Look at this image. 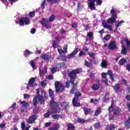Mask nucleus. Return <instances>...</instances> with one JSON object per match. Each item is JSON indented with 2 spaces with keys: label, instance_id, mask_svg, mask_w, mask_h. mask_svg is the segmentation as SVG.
I'll use <instances>...</instances> for the list:
<instances>
[{
  "label": "nucleus",
  "instance_id": "1",
  "mask_svg": "<svg viewBox=\"0 0 130 130\" xmlns=\"http://www.w3.org/2000/svg\"><path fill=\"white\" fill-rule=\"evenodd\" d=\"M82 72H83V71L82 70V68H77L71 71L68 74V76L69 77L70 80L67 81L65 85V87L66 88H70V86H71V83L73 85L70 90V94H74L75 95V96L72 100V104L73 106H74V107H81V103L77 102L79 100V97H82V93L78 91L77 87L79 82L78 81H76L75 83V81H76V79H77V75L78 74H81Z\"/></svg>",
  "mask_w": 130,
  "mask_h": 130
},
{
  "label": "nucleus",
  "instance_id": "2",
  "mask_svg": "<svg viewBox=\"0 0 130 130\" xmlns=\"http://www.w3.org/2000/svg\"><path fill=\"white\" fill-rule=\"evenodd\" d=\"M114 107V100L112 99L111 100V106L109 107L108 110L109 111V114H111L112 111L113 112V115L115 116H119L121 112H122V109L119 107H117L115 109H113Z\"/></svg>",
  "mask_w": 130,
  "mask_h": 130
},
{
  "label": "nucleus",
  "instance_id": "3",
  "mask_svg": "<svg viewBox=\"0 0 130 130\" xmlns=\"http://www.w3.org/2000/svg\"><path fill=\"white\" fill-rule=\"evenodd\" d=\"M50 106H51V113H59V112H60L61 109L60 108L58 107L59 105L54 101V99H52V100L50 101Z\"/></svg>",
  "mask_w": 130,
  "mask_h": 130
},
{
  "label": "nucleus",
  "instance_id": "4",
  "mask_svg": "<svg viewBox=\"0 0 130 130\" xmlns=\"http://www.w3.org/2000/svg\"><path fill=\"white\" fill-rule=\"evenodd\" d=\"M46 95V92L45 90H42L41 95H40V89H37V97L38 98L39 101H40L41 104L44 103V100H43L44 96L45 97Z\"/></svg>",
  "mask_w": 130,
  "mask_h": 130
},
{
  "label": "nucleus",
  "instance_id": "5",
  "mask_svg": "<svg viewBox=\"0 0 130 130\" xmlns=\"http://www.w3.org/2000/svg\"><path fill=\"white\" fill-rule=\"evenodd\" d=\"M88 1L89 2L88 6L90 10H94L95 2L98 6H101V5L102 4V0H88Z\"/></svg>",
  "mask_w": 130,
  "mask_h": 130
},
{
  "label": "nucleus",
  "instance_id": "6",
  "mask_svg": "<svg viewBox=\"0 0 130 130\" xmlns=\"http://www.w3.org/2000/svg\"><path fill=\"white\" fill-rule=\"evenodd\" d=\"M55 88L56 89L55 91L57 93H58L59 91L61 93H62L64 91V87L62 84H60V83L59 81H56L54 83Z\"/></svg>",
  "mask_w": 130,
  "mask_h": 130
},
{
  "label": "nucleus",
  "instance_id": "7",
  "mask_svg": "<svg viewBox=\"0 0 130 130\" xmlns=\"http://www.w3.org/2000/svg\"><path fill=\"white\" fill-rule=\"evenodd\" d=\"M30 23V19L29 18L21 17L19 20V25L20 26H24V25H28Z\"/></svg>",
  "mask_w": 130,
  "mask_h": 130
},
{
  "label": "nucleus",
  "instance_id": "8",
  "mask_svg": "<svg viewBox=\"0 0 130 130\" xmlns=\"http://www.w3.org/2000/svg\"><path fill=\"white\" fill-rule=\"evenodd\" d=\"M37 118H38V116L37 115H32L29 117L27 122L30 124H32V123H35V121Z\"/></svg>",
  "mask_w": 130,
  "mask_h": 130
},
{
  "label": "nucleus",
  "instance_id": "9",
  "mask_svg": "<svg viewBox=\"0 0 130 130\" xmlns=\"http://www.w3.org/2000/svg\"><path fill=\"white\" fill-rule=\"evenodd\" d=\"M116 19H117V15L116 14H113L111 18L107 19V22L108 24H113V23L115 22Z\"/></svg>",
  "mask_w": 130,
  "mask_h": 130
},
{
  "label": "nucleus",
  "instance_id": "10",
  "mask_svg": "<svg viewBox=\"0 0 130 130\" xmlns=\"http://www.w3.org/2000/svg\"><path fill=\"white\" fill-rule=\"evenodd\" d=\"M79 48L75 49L74 51H73L71 53L68 55V58L70 59L71 58H73V57H75V55H76V54H77L78 52H79Z\"/></svg>",
  "mask_w": 130,
  "mask_h": 130
},
{
  "label": "nucleus",
  "instance_id": "11",
  "mask_svg": "<svg viewBox=\"0 0 130 130\" xmlns=\"http://www.w3.org/2000/svg\"><path fill=\"white\" fill-rule=\"evenodd\" d=\"M82 109L84 112L85 115H88L89 113H92L93 111H92V109L91 108H87L86 107H84L82 108Z\"/></svg>",
  "mask_w": 130,
  "mask_h": 130
},
{
  "label": "nucleus",
  "instance_id": "12",
  "mask_svg": "<svg viewBox=\"0 0 130 130\" xmlns=\"http://www.w3.org/2000/svg\"><path fill=\"white\" fill-rule=\"evenodd\" d=\"M102 25L104 28L105 29H108L110 31H112V26H111L110 25H107L106 24V20H104L102 22Z\"/></svg>",
  "mask_w": 130,
  "mask_h": 130
},
{
  "label": "nucleus",
  "instance_id": "13",
  "mask_svg": "<svg viewBox=\"0 0 130 130\" xmlns=\"http://www.w3.org/2000/svg\"><path fill=\"white\" fill-rule=\"evenodd\" d=\"M35 81H36V79L34 77L31 78L27 84L28 87H34V83H35Z\"/></svg>",
  "mask_w": 130,
  "mask_h": 130
},
{
  "label": "nucleus",
  "instance_id": "14",
  "mask_svg": "<svg viewBox=\"0 0 130 130\" xmlns=\"http://www.w3.org/2000/svg\"><path fill=\"white\" fill-rule=\"evenodd\" d=\"M102 112V108L101 107H98L94 112V116H99Z\"/></svg>",
  "mask_w": 130,
  "mask_h": 130
},
{
  "label": "nucleus",
  "instance_id": "15",
  "mask_svg": "<svg viewBox=\"0 0 130 130\" xmlns=\"http://www.w3.org/2000/svg\"><path fill=\"white\" fill-rule=\"evenodd\" d=\"M116 128V127L115 124H110L107 125L106 130H114Z\"/></svg>",
  "mask_w": 130,
  "mask_h": 130
},
{
  "label": "nucleus",
  "instance_id": "16",
  "mask_svg": "<svg viewBox=\"0 0 130 130\" xmlns=\"http://www.w3.org/2000/svg\"><path fill=\"white\" fill-rule=\"evenodd\" d=\"M67 129L68 130H76V127L75 125L72 123H69L67 125Z\"/></svg>",
  "mask_w": 130,
  "mask_h": 130
},
{
  "label": "nucleus",
  "instance_id": "17",
  "mask_svg": "<svg viewBox=\"0 0 130 130\" xmlns=\"http://www.w3.org/2000/svg\"><path fill=\"white\" fill-rule=\"evenodd\" d=\"M41 57L42 58V59H44V60H49V58H50V56H49V55H48L47 54H42L41 55Z\"/></svg>",
  "mask_w": 130,
  "mask_h": 130
},
{
  "label": "nucleus",
  "instance_id": "18",
  "mask_svg": "<svg viewBox=\"0 0 130 130\" xmlns=\"http://www.w3.org/2000/svg\"><path fill=\"white\" fill-rule=\"evenodd\" d=\"M109 47L110 49H115V48H116V45H115V42L114 41L111 42L109 45Z\"/></svg>",
  "mask_w": 130,
  "mask_h": 130
},
{
  "label": "nucleus",
  "instance_id": "19",
  "mask_svg": "<svg viewBox=\"0 0 130 130\" xmlns=\"http://www.w3.org/2000/svg\"><path fill=\"white\" fill-rule=\"evenodd\" d=\"M126 62V59L122 58L119 61V66H124Z\"/></svg>",
  "mask_w": 130,
  "mask_h": 130
},
{
  "label": "nucleus",
  "instance_id": "20",
  "mask_svg": "<svg viewBox=\"0 0 130 130\" xmlns=\"http://www.w3.org/2000/svg\"><path fill=\"white\" fill-rule=\"evenodd\" d=\"M20 104L22 105V107H24V109H27V108H28V106L30 105L29 103H27L25 101L20 102Z\"/></svg>",
  "mask_w": 130,
  "mask_h": 130
},
{
  "label": "nucleus",
  "instance_id": "21",
  "mask_svg": "<svg viewBox=\"0 0 130 130\" xmlns=\"http://www.w3.org/2000/svg\"><path fill=\"white\" fill-rule=\"evenodd\" d=\"M113 88L116 93H118V92H119V90L120 89V84H116L113 87Z\"/></svg>",
  "mask_w": 130,
  "mask_h": 130
},
{
  "label": "nucleus",
  "instance_id": "22",
  "mask_svg": "<svg viewBox=\"0 0 130 130\" xmlns=\"http://www.w3.org/2000/svg\"><path fill=\"white\" fill-rule=\"evenodd\" d=\"M99 88H100V84H94L91 87V88L93 91H97V90H99Z\"/></svg>",
  "mask_w": 130,
  "mask_h": 130
},
{
  "label": "nucleus",
  "instance_id": "23",
  "mask_svg": "<svg viewBox=\"0 0 130 130\" xmlns=\"http://www.w3.org/2000/svg\"><path fill=\"white\" fill-rule=\"evenodd\" d=\"M53 114V113H51V110L50 111L49 110H48L47 111V112L44 114V117L45 118H49V117L50 116V114Z\"/></svg>",
  "mask_w": 130,
  "mask_h": 130
},
{
  "label": "nucleus",
  "instance_id": "24",
  "mask_svg": "<svg viewBox=\"0 0 130 130\" xmlns=\"http://www.w3.org/2000/svg\"><path fill=\"white\" fill-rule=\"evenodd\" d=\"M77 121L78 123H85L86 122H88V121H89V120H85L84 119H81L80 118H78Z\"/></svg>",
  "mask_w": 130,
  "mask_h": 130
},
{
  "label": "nucleus",
  "instance_id": "25",
  "mask_svg": "<svg viewBox=\"0 0 130 130\" xmlns=\"http://www.w3.org/2000/svg\"><path fill=\"white\" fill-rule=\"evenodd\" d=\"M108 64V63L106 62V60H105V59L102 60V63L101 64L102 68L104 69L107 67Z\"/></svg>",
  "mask_w": 130,
  "mask_h": 130
},
{
  "label": "nucleus",
  "instance_id": "26",
  "mask_svg": "<svg viewBox=\"0 0 130 130\" xmlns=\"http://www.w3.org/2000/svg\"><path fill=\"white\" fill-rule=\"evenodd\" d=\"M61 107H64L65 109L69 108V104L67 102L60 103Z\"/></svg>",
  "mask_w": 130,
  "mask_h": 130
},
{
  "label": "nucleus",
  "instance_id": "27",
  "mask_svg": "<svg viewBox=\"0 0 130 130\" xmlns=\"http://www.w3.org/2000/svg\"><path fill=\"white\" fill-rule=\"evenodd\" d=\"M29 64H30L33 70H36V68H35V67H36V63L35 60H31L30 61H29Z\"/></svg>",
  "mask_w": 130,
  "mask_h": 130
},
{
  "label": "nucleus",
  "instance_id": "28",
  "mask_svg": "<svg viewBox=\"0 0 130 130\" xmlns=\"http://www.w3.org/2000/svg\"><path fill=\"white\" fill-rule=\"evenodd\" d=\"M108 75H109L112 81H114V77L113 76V73H112V71H111V70L108 71Z\"/></svg>",
  "mask_w": 130,
  "mask_h": 130
},
{
  "label": "nucleus",
  "instance_id": "29",
  "mask_svg": "<svg viewBox=\"0 0 130 130\" xmlns=\"http://www.w3.org/2000/svg\"><path fill=\"white\" fill-rule=\"evenodd\" d=\"M110 93L109 92H107L105 93V96H104V98H105V101L104 102H109V95H110Z\"/></svg>",
  "mask_w": 130,
  "mask_h": 130
},
{
  "label": "nucleus",
  "instance_id": "30",
  "mask_svg": "<svg viewBox=\"0 0 130 130\" xmlns=\"http://www.w3.org/2000/svg\"><path fill=\"white\" fill-rule=\"evenodd\" d=\"M32 53H33L30 51L29 50H26L23 52V54L25 57H27V56H29V55H30V54H32Z\"/></svg>",
  "mask_w": 130,
  "mask_h": 130
},
{
  "label": "nucleus",
  "instance_id": "31",
  "mask_svg": "<svg viewBox=\"0 0 130 130\" xmlns=\"http://www.w3.org/2000/svg\"><path fill=\"white\" fill-rule=\"evenodd\" d=\"M49 94L50 97H51V99H54V92H53V90L51 89H49Z\"/></svg>",
  "mask_w": 130,
  "mask_h": 130
},
{
  "label": "nucleus",
  "instance_id": "32",
  "mask_svg": "<svg viewBox=\"0 0 130 130\" xmlns=\"http://www.w3.org/2000/svg\"><path fill=\"white\" fill-rule=\"evenodd\" d=\"M122 54H124V55H126L127 53V49L124 47H122V50H121Z\"/></svg>",
  "mask_w": 130,
  "mask_h": 130
},
{
  "label": "nucleus",
  "instance_id": "33",
  "mask_svg": "<svg viewBox=\"0 0 130 130\" xmlns=\"http://www.w3.org/2000/svg\"><path fill=\"white\" fill-rule=\"evenodd\" d=\"M124 125L126 128H130V121L128 120L125 121L124 123Z\"/></svg>",
  "mask_w": 130,
  "mask_h": 130
},
{
  "label": "nucleus",
  "instance_id": "34",
  "mask_svg": "<svg viewBox=\"0 0 130 130\" xmlns=\"http://www.w3.org/2000/svg\"><path fill=\"white\" fill-rule=\"evenodd\" d=\"M39 112V108L36 106L35 108L32 110V113L34 114H37Z\"/></svg>",
  "mask_w": 130,
  "mask_h": 130
},
{
  "label": "nucleus",
  "instance_id": "35",
  "mask_svg": "<svg viewBox=\"0 0 130 130\" xmlns=\"http://www.w3.org/2000/svg\"><path fill=\"white\" fill-rule=\"evenodd\" d=\"M47 23H48L47 18H43L41 20V24L42 26H44Z\"/></svg>",
  "mask_w": 130,
  "mask_h": 130
},
{
  "label": "nucleus",
  "instance_id": "36",
  "mask_svg": "<svg viewBox=\"0 0 130 130\" xmlns=\"http://www.w3.org/2000/svg\"><path fill=\"white\" fill-rule=\"evenodd\" d=\"M87 55H89L90 57H92L93 59H95V56H96V54L95 53H87Z\"/></svg>",
  "mask_w": 130,
  "mask_h": 130
},
{
  "label": "nucleus",
  "instance_id": "37",
  "mask_svg": "<svg viewBox=\"0 0 130 130\" xmlns=\"http://www.w3.org/2000/svg\"><path fill=\"white\" fill-rule=\"evenodd\" d=\"M123 23H124V21L122 20V21H120L118 22H117V23L115 24V27L116 29H118V27L120 26V25H121V24H122Z\"/></svg>",
  "mask_w": 130,
  "mask_h": 130
},
{
  "label": "nucleus",
  "instance_id": "38",
  "mask_svg": "<svg viewBox=\"0 0 130 130\" xmlns=\"http://www.w3.org/2000/svg\"><path fill=\"white\" fill-rule=\"evenodd\" d=\"M34 106H37V105L38 104V97L37 96V97H35L34 98Z\"/></svg>",
  "mask_w": 130,
  "mask_h": 130
},
{
  "label": "nucleus",
  "instance_id": "39",
  "mask_svg": "<svg viewBox=\"0 0 130 130\" xmlns=\"http://www.w3.org/2000/svg\"><path fill=\"white\" fill-rule=\"evenodd\" d=\"M21 128L23 130H29V127H26L25 125V122L21 123Z\"/></svg>",
  "mask_w": 130,
  "mask_h": 130
},
{
  "label": "nucleus",
  "instance_id": "40",
  "mask_svg": "<svg viewBox=\"0 0 130 130\" xmlns=\"http://www.w3.org/2000/svg\"><path fill=\"white\" fill-rule=\"evenodd\" d=\"M60 115H61V114H54V115H52V117L54 119H57V120H58V119H59V116H60Z\"/></svg>",
  "mask_w": 130,
  "mask_h": 130
},
{
  "label": "nucleus",
  "instance_id": "41",
  "mask_svg": "<svg viewBox=\"0 0 130 130\" xmlns=\"http://www.w3.org/2000/svg\"><path fill=\"white\" fill-rule=\"evenodd\" d=\"M52 47L54 49H55V48L57 47V42L56 40H54L53 41Z\"/></svg>",
  "mask_w": 130,
  "mask_h": 130
},
{
  "label": "nucleus",
  "instance_id": "42",
  "mask_svg": "<svg viewBox=\"0 0 130 130\" xmlns=\"http://www.w3.org/2000/svg\"><path fill=\"white\" fill-rule=\"evenodd\" d=\"M55 18V16H54V15H51L49 18V21L53 22V21H54Z\"/></svg>",
  "mask_w": 130,
  "mask_h": 130
},
{
  "label": "nucleus",
  "instance_id": "43",
  "mask_svg": "<svg viewBox=\"0 0 130 130\" xmlns=\"http://www.w3.org/2000/svg\"><path fill=\"white\" fill-rule=\"evenodd\" d=\"M100 122H98L96 123H95L94 124V128L97 129V128H99V127H101V126Z\"/></svg>",
  "mask_w": 130,
  "mask_h": 130
},
{
  "label": "nucleus",
  "instance_id": "44",
  "mask_svg": "<svg viewBox=\"0 0 130 130\" xmlns=\"http://www.w3.org/2000/svg\"><path fill=\"white\" fill-rule=\"evenodd\" d=\"M116 13H117V10H116V9H114L113 8L110 11V14L111 15H113L114 14H116Z\"/></svg>",
  "mask_w": 130,
  "mask_h": 130
},
{
  "label": "nucleus",
  "instance_id": "45",
  "mask_svg": "<svg viewBox=\"0 0 130 130\" xmlns=\"http://www.w3.org/2000/svg\"><path fill=\"white\" fill-rule=\"evenodd\" d=\"M45 4H46V1L44 0L41 4V9L42 10H44L45 9Z\"/></svg>",
  "mask_w": 130,
  "mask_h": 130
},
{
  "label": "nucleus",
  "instance_id": "46",
  "mask_svg": "<svg viewBox=\"0 0 130 130\" xmlns=\"http://www.w3.org/2000/svg\"><path fill=\"white\" fill-rule=\"evenodd\" d=\"M30 18H34L35 16V11L30 12L29 13Z\"/></svg>",
  "mask_w": 130,
  "mask_h": 130
},
{
  "label": "nucleus",
  "instance_id": "47",
  "mask_svg": "<svg viewBox=\"0 0 130 130\" xmlns=\"http://www.w3.org/2000/svg\"><path fill=\"white\" fill-rule=\"evenodd\" d=\"M84 62H85V65L86 67L88 68H90V67H91V62H89V61H88L87 60H85Z\"/></svg>",
  "mask_w": 130,
  "mask_h": 130
},
{
  "label": "nucleus",
  "instance_id": "48",
  "mask_svg": "<svg viewBox=\"0 0 130 130\" xmlns=\"http://www.w3.org/2000/svg\"><path fill=\"white\" fill-rule=\"evenodd\" d=\"M83 27H84L85 30H86V31L87 30H89V29H90L91 27H90V26H89V24H84L83 25Z\"/></svg>",
  "mask_w": 130,
  "mask_h": 130
},
{
  "label": "nucleus",
  "instance_id": "49",
  "mask_svg": "<svg viewBox=\"0 0 130 130\" xmlns=\"http://www.w3.org/2000/svg\"><path fill=\"white\" fill-rule=\"evenodd\" d=\"M57 70V68L55 67H53L52 68H51V72L53 74H54V73H56Z\"/></svg>",
  "mask_w": 130,
  "mask_h": 130
},
{
  "label": "nucleus",
  "instance_id": "50",
  "mask_svg": "<svg viewBox=\"0 0 130 130\" xmlns=\"http://www.w3.org/2000/svg\"><path fill=\"white\" fill-rule=\"evenodd\" d=\"M89 77L90 78V79H92L93 80L95 79V75L93 73H90Z\"/></svg>",
  "mask_w": 130,
  "mask_h": 130
},
{
  "label": "nucleus",
  "instance_id": "51",
  "mask_svg": "<svg viewBox=\"0 0 130 130\" xmlns=\"http://www.w3.org/2000/svg\"><path fill=\"white\" fill-rule=\"evenodd\" d=\"M83 55H86V53L83 51H81L79 54V56L81 57V56H83Z\"/></svg>",
  "mask_w": 130,
  "mask_h": 130
},
{
  "label": "nucleus",
  "instance_id": "52",
  "mask_svg": "<svg viewBox=\"0 0 130 130\" xmlns=\"http://www.w3.org/2000/svg\"><path fill=\"white\" fill-rule=\"evenodd\" d=\"M122 84L124 85V86H127V81L125 80L124 79H122Z\"/></svg>",
  "mask_w": 130,
  "mask_h": 130
},
{
  "label": "nucleus",
  "instance_id": "53",
  "mask_svg": "<svg viewBox=\"0 0 130 130\" xmlns=\"http://www.w3.org/2000/svg\"><path fill=\"white\" fill-rule=\"evenodd\" d=\"M44 26L46 28V29H49L51 28V25L50 24H48V22L44 25Z\"/></svg>",
  "mask_w": 130,
  "mask_h": 130
},
{
  "label": "nucleus",
  "instance_id": "54",
  "mask_svg": "<svg viewBox=\"0 0 130 130\" xmlns=\"http://www.w3.org/2000/svg\"><path fill=\"white\" fill-rule=\"evenodd\" d=\"M63 49L64 50V53H67L68 52V45H65Z\"/></svg>",
  "mask_w": 130,
  "mask_h": 130
},
{
  "label": "nucleus",
  "instance_id": "55",
  "mask_svg": "<svg viewBox=\"0 0 130 130\" xmlns=\"http://www.w3.org/2000/svg\"><path fill=\"white\" fill-rule=\"evenodd\" d=\"M87 37L91 38L93 37V32L90 31L87 34Z\"/></svg>",
  "mask_w": 130,
  "mask_h": 130
},
{
  "label": "nucleus",
  "instance_id": "56",
  "mask_svg": "<svg viewBox=\"0 0 130 130\" xmlns=\"http://www.w3.org/2000/svg\"><path fill=\"white\" fill-rule=\"evenodd\" d=\"M24 99H29L30 98V94L25 93L23 95Z\"/></svg>",
  "mask_w": 130,
  "mask_h": 130
},
{
  "label": "nucleus",
  "instance_id": "57",
  "mask_svg": "<svg viewBox=\"0 0 130 130\" xmlns=\"http://www.w3.org/2000/svg\"><path fill=\"white\" fill-rule=\"evenodd\" d=\"M46 78L48 80H53V75H50L48 76Z\"/></svg>",
  "mask_w": 130,
  "mask_h": 130
},
{
  "label": "nucleus",
  "instance_id": "58",
  "mask_svg": "<svg viewBox=\"0 0 130 130\" xmlns=\"http://www.w3.org/2000/svg\"><path fill=\"white\" fill-rule=\"evenodd\" d=\"M110 39V35H107L104 38V39H105V40H109Z\"/></svg>",
  "mask_w": 130,
  "mask_h": 130
},
{
  "label": "nucleus",
  "instance_id": "59",
  "mask_svg": "<svg viewBox=\"0 0 130 130\" xmlns=\"http://www.w3.org/2000/svg\"><path fill=\"white\" fill-rule=\"evenodd\" d=\"M107 77V73H103L102 74V77L103 79H106V77Z\"/></svg>",
  "mask_w": 130,
  "mask_h": 130
},
{
  "label": "nucleus",
  "instance_id": "60",
  "mask_svg": "<svg viewBox=\"0 0 130 130\" xmlns=\"http://www.w3.org/2000/svg\"><path fill=\"white\" fill-rule=\"evenodd\" d=\"M58 51L59 53V54H62V53L64 54L63 50L61 49H58Z\"/></svg>",
  "mask_w": 130,
  "mask_h": 130
},
{
  "label": "nucleus",
  "instance_id": "61",
  "mask_svg": "<svg viewBox=\"0 0 130 130\" xmlns=\"http://www.w3.org/2000/svg\"><path fill=\"white\" fill-rule=\"evenodd\" d=\"M41 85L42 86V87H46V83L44 82V81L41 82Z\"/></svg>",
  "mask_w": 130,
  "mask_h": 130
},
{
  "label": "nucleus",
  "instance_id": "62",
  "mask_svg": "<svg viewBox=\"0 0 130 130\" xmlns=\"http://www.w3.org/2000/svg\"><path fill=\"white\" fill-rule=\"evenodd\" d=\"M125 42L126 43L127 45H128L130 47V42L127 39H125Z\"/></svg>",
  "mask_w": 130,
  "mask_h": 130
},
{
  "label": "nucleus",
  "instance_id": "63",
  "mask_svg": "<svg viewBox=\"0 0 130 130\" xmlns=\"http://www.w3.org/2000/svg\"><path fill=\"white\" fill-rule=\"evenodd\" d=\"M125 99L127 101H130V95L127 94L125 96Z\"/></svg>",
  "mask_w": 130,
  "mask_h": 130
},
{
  "label": "nucleus",
  "instance_id": "64",
  "mask_svg": "<svg viewBox=\"0 0 130 130\" xmlns=\"http://www.w3.org/2000/svg\"><path fill=\"white\" fill-rule=\"evenodd\" d=\"M126 107H127V108H128V110L130 112V103H126Z\"/></svg>",
  "mask_w": 130,
  "mask_h": 130
}]
</instances>
